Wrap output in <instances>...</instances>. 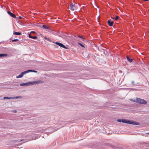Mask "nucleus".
Masks as SVG:
<instances>
[{
    "label": "nucleus",
    "instance_id": "obj_1",
    "mask_svg": "<svg viewBox=\"0 0 149 149\" xmlns=\"http://www.w3.org/2000/svg\"><path fill=\"white\" fill-rule=\"evenodd\" d=\"M43 82V81L41 80H38L33 81H30L25 83L20 84V85L21 86H26L33 85L34 84H38L40 83H42Z\"/></svg>",
    "mask_w": 149,
    "mask_h": 149
},
{
    "label": "nucleus",
    "instance_id": "obj_2",
    "mask_svg": "<svg viewBox=\"0 0 149 149\" xmlns=\"http://www.w3.org/2000/svg\"><path fill=\"white\" fill-rule=\"evenodd\" d=\"M122 122L129 124L139 125V123L138 122H135L134 121H131L129 120H126L124 119H122L121 120Z\"/></svg>",
    "mask_w": 149,
    "mask_h": 149
},
{
    "label": "nucleus",
    "instance_id": "obj_3",
    "mask_svg": "<svg viewBox=\"0 0 149 149\" xmlns=\"http://www.w3.org/2000/svg\"><path fill=\"white\" fill-rule=\"evenodd\" d=\"M134 102H137L138 103L146 104L147 103L146 101L143 99H142L140 98H136V100L133 101Z\"/></svg>",
    "mask_w": 149,
    "mask_h": 149
},
{
    "label": "nucleus",
    "instance_id": "obj_4",
    "mask_svg": "<svg viewBox=\"0 0 149 149\" xmlns=\"http://www.w3.org/2000/svg\"><path fill=\"white\" fill-rule=\"evenodd\" d=\"M55 43L57 45L60 46V47H62L65 49H68V48L66 47L63 44L58 42H56Z\"/></svg>",
    "mask_w": 149,
    "mask_h": 149
},
{
    "label": "nucleus",
    "instance_id": "obj_5",
    "mask_svg": "<svg viewBox=\"0 0 149 149\" xmlns=\"http://www.w3.org/2000/svg\"><path fill=\"white\" fill-rule=\"evenodd\" d=\"M70 10L72 11L74 10L76 8L75 4L73 3H71L70 4Z\"/></svg>",
    "mask_w": 149,
    "mask_h": 149
},
{
    "label": "nucleus",
    "instance_id": "obj_6",
    "mask_svg": "<svg viewBox=\"0 0 149 149\" xmlns=\"http://www.w3.org/2000/svg\"><path fill=\"white\" fill-rule=\"evenodd\" d=\"M107 24L109 26H111L113 24V22L111 19H110L107 21Z\"/></svg>",
    "mask_w": 149,
    "mask_h": 149
},
{
    "label": "nucleus",
    "instance_id": "obj_7",
    "mask_svg": "<svg viewBox=\"0 0 149 149\" xmlns=\"http://www.w3.org/2000/svg\"><path fill=\"white\" fill-rule=\"evenodd\" d=\"M7 13L11 17L15 18H16V16L14 14L11 12H10L8 11H7Z\"/></svg>",
    "mask_w": 149,
    "mask_h": 149
},
{
    "label": "nucleus",
    "instance_id": "obj_8",
    "mask_svg": "<svg viewBox=\"0 0 149 149\" xmlns=\"http://www.w3.org/2000/svg\"><path fill=\"white\" fill-rule=\"evenodd\" d=\"M107 146H108V147H110L111 148H113V149H117V148L115 146H113V145H112L111 144H107Z\"/></svg>",
    "mask_w": 149,
    "mask_h": 149
},
{
    "label": "nucleus",
    "instance_id": "obj_9",
    "mask_svg": "<svg viewBox=\"0 0 149 149\" xmlns=\"http://www.w3.org/2000/svg\"><path fill=\"white\" fill-rule=\"evenodd\" d=\"M126 58L127 60V61H129L130 63H131L133 61V59L131 58H130L129 56H126Z\"/></svg>",
    "mask_w": 149,
    "mask_h": 149
},
{
    "label": "nucleus",
    "instance_id": "obj_10",
    "mask_svg": "<svg viewBox=\"0 0 149 149\" xmlns=\"http://www.w3.org/2000/svg\"><path fill=\"white\" fill-rule=\"evenodd\" d=\"M29 37L30 38H32V39H36L37 38V37L36 36H31V33L29 34Z\"/></svg>",
    "mask_w": 149,
    "mask_h": 149
},
{
    "label": "nucleus",
    "instance_id": "obj_11",
    "mask_svg": "<svg viewBox=\"0 0 149 149\" xmlns=\"http://www.w3.org/2000/svg\"><path fill=\"white\" fill-rule=\"evenodd\" d=\"M77 37L79 38H81L82 39V40L85 42L86 41V39L85 38H84L82 36H78Z\"/></svg>",
    "mask_w": 149,
    "mask_h": 149
},
{
    "label": "nucleus",
    "instance_id": "obj_12",
    "mask_svg": "<svg viewBox=\"0 0 149 149\" xmlns=\"http://www.w3.org/2000/svg\"><path fill=\"white\" fill-rule=\"evenodd\" d=\"M13 34L16 35H20L22 34V33L21 32H16L14 31Z\"/></svg>",
    "mask_w": 149,
    "mask_h": 149
},
{
    "label": "nucleus",
    "instance_id": "obj_13",
    "mask_svg": "<svg viewBox=\"0 0 149 149\" xmlns=\"http://www.w3.org/2000/svg\"><path fill=\"white\" fill-rule=\"evenodd\" d=\"M24 75L22 72L18 76H17L16 78H20L22 77Z\"/></svg>",
    "mask_w": 149,
    "mask_h": 149
},
{
    "label": "nucleus",
    "instance_id": "obj_14",
    "mask_svg": "<svg viewBox=\"0 0 149 149\" xmlns=\"http://www.w3.org/2000/svg\"><path fill=\"white\" fill-rule=\"evenodd\" d=\"M42 28L45 29H49V27L45 25H44L42 26Z\"/></svg>",
    "mask_w": 149,
    "mask_h": 149
},
{
    "label": "nucleus",
    "instance_id": "obj_15",
    "mask_svg": "<svg viewBox=\"0 0 149 149\" xmlns=\"http://www.w3.org/2000/svg\"><path fill=\"white\" fill-rule=\"evenodd\" d=\"M7 55V54H0V57H6V56Z\"/></svg>",
    "mask_w": 149,
    "mask_h": 149
},
{
    "label": "nucleus",
    "instance_id": "obj_16",
    "mask_svg": "<svg viewBox=\"0 0 149 149\" xmlns=\"http://www.w3.org/2000/svg\"><path fill=\"white\" fill-rule=\"evenodd\" d=\"M30 70H27L26 71H24V72H22L23 74L24 75V74H26V73H28L29 72H30Z\"/></svg>",
    "mask_w": 149,
    "mask_h": 149
},
{
    "label": "nucleus",
    "instance_id": "obj_17",
    "mask_svg": "<svg viewBox=\"0 0 149 149\" xmlns=\"http://www.w3.org/2000/svg\"><path fill=\"white\" fill-rule=\"evenodd\" d=\"M14 98L13 97H3V99H14Z\"/></svg>",
    "mask_w": 149,
    "mask_h": 149
},
{
    "label": "nucleus",
    "instance_id": "obj_18",
    "mask_svg": "<svg viewBox=\"0 0 149 149\" xmlns=\"http://www.w3.org/2000/svg\"><path fill=\"white\" fill-rule=\"evenodd\" d=\"M44 38H45V39L46 40H47L49 42H51V41L50 39H49V38L47 37L46 36H45L44 37Z\"/></svg>",
    "mask_w": 149,
    "mask_h": 149
},
{
    "label": "nucleus",
    "instance_id": "obj_19",
    "mask_svg": "<svg viewBox=\"0 0 149 149\" xmlns=\"http://www.w3.org/2000/svg\"><path fill=\"white\" fill-rule=\"evenodd\" d=\"M78 44L80 45L82 47H84V46L81 43H80V42H78Z\"/></svg>",
    "mask_w": 149,
    "mask_h": 149
},
{
    "label": "nucleus",
    "instance_id": "obj_20",
    "mask_svg": "<svg viewBox=\"0 0 149 149\" xmlns=\"http://www.w3.org/2000/svg\"><path fill=\"white\" fill-rule=\"evenodd\" d=\"M119 16H118L116 15L115 16V17L114 18V19L115 20H117L119 19Z\"/></svg>",
    "mask_w": 149,
    "mask_h": 149
},
{
    "label": "nucleus",
    "instance_id": "obj_21",
    "mask_svg": "<svg viewBox=\"0 0 149 149\" xmlns=\"http://www.w3.org/2000/svg\"><path fill=\"white\" fill-rule=\"evenodd\" d=\"M13 97L14 98V99H18V98H21L22 97L21 96H17L16 97Z\"/></svg>",
    "mask_w": 149,
    "mask_h": 149
},
{
    "label": "nucleus",
    "instance_id": "obj_22",
    "mask_svg": "<svg viewBox=\"0 0 149 149\" xmlns=\"http://www.w3.org/2000/svg\"><path fill=\"white\" fill-rule=\"evenodd\" d=\"M19 40L18 39H15L12 40V42H17Z\"/></svg>",
    "mask_w": 149,
    "mask_h": 149
},
{
    "label": "nucleus",
    "instance_id": "obj_23",
    "mask_svg": "<svg viewBox=\"0 0 149 149\" xmlns=\"http://www.w3.org/2000/svg\"><path fill=\"white\" fill-rule=\"evenodd\" d=\"M30 70L31 71L30 72H35V73H37V72L36 70Z\"/></svg>",
    "mask_w": 149,
    "mask_h": 149
},
{
    "label": "nucleus",
    "instance_id": "obj_24",
    "mask_svg": "<svg viewBox=\"0 0 149 149\" xmlns=\"http://www.w3.org/2000/svg\"><path fill=\"white\" fill-rule=\"evenodd\" d=\"M122 120V119H118L117 120V121L118 122H121V120Z\"/></svg>",
    "mask_w": 149,
    "mask_h": 149
},
{
    "label": "nucleus",
    "instance_id": "obj_25",
    "mask_svg": "<svg viewBox=\"0 0 149 149\" xmlns=\"http://www.w3.org/2000/svg\"><path fill=\"white\" fill-rule=\"evenodd\" d=\"M23 140V139H22V140H19H19H15V141L16 142H19L21 141H22Z\"/></svg>",
    "mask_w": 149,
    "mask_h": 149
},
{
    "label": "nucleus",
    "instance_id": "obj_26",
    "mask_svg": "<svg viewBox=\"0 0 149 149\" xmlns=\"http://www.w3.org/2000/svg\"><path fill=\"white\" fill-rule=\"evenodd\" d=\"M35 32L34 31H31V33H33L34 34H35Z\"/></svg>",
    "mask_w": 149,
    "mask_h": 149
},
{
    "label": "nucleus",
    "instance_id": "obj_27",
    "mask_svg": "<svg viewBox=\"0 0 149 149\" xmlns=\"http://www.w3.org/2000/svg\"><path fill=\"white\" fill-rule=\"evenodd\" d=\"M132 84L133 85H134V81H132Z\"/></svg>",
    "mask_w": 149,
    "mask_h": 149
},
{
    "label": "nucleus",
    "instance_id": "obj_28",
    "mask_svg": "<svg viewBox=\"0 0 149 149\" xmlns=\"http://www.w3.org/2000/svg\"><path fill=\"white\" fill-rule=\"evenodd\" d=\"M19 19H22V17H21V16H19Z\"/></svg>",
    "mask_w": 149,
    "mask_h": 149
},
{
    "label": "nucleus",
    "instance_id": "obj_29",
    "mask_svg": "<svg viewBox=\"0 0 149 149\" xmlns=\"http://www.w3.org/2000/svg\"><path fill=\"white\" fill-rule=\"evenodd\" d=\"M111 18L113 19H114L115 17H111Z\"/></svg>",
    "mask_w": 149,
    "mask_h": 149
},
{
    "label": "nucleus",
    "instance_id": "obj_30",
    "mask_svg": "<svg viewBox=\"0 0 149 149\" xmlns=\"http://www.w3.org/2000/svg\"><path fill=\"white\" fill-rule=\"evenodd\" d=\"M16 112V111L15 110L14 111V112Z\"/></svg>",
    "mask_w": 149,
    "mask_h": 149
}]
</instances>
